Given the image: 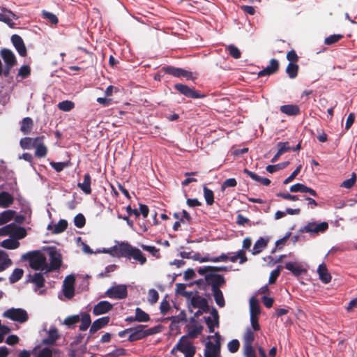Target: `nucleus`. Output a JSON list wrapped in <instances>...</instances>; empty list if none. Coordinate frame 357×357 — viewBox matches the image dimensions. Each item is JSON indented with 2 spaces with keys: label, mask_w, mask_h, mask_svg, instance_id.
<instances>
[{
  "label": "nucleus",
  "mask_w": 357,
  "mask_h": 357,
  "mask_svg": "<svg viewBox=\"0 0 357 357\" xmlns=\"http://www.w3.org/2000/svg\"><path fill=\"white\" fill-rule=\"evenodd\" d=\"M255 339V335L251 328H248L243 335V345H252Z\"/></svg>",
  "instance_id": "46"
},
{
  "label": "nucleus",
  "mask_w": 357,
  "mask_h": 357,
  "mask_svg": "<svg viewBox=\"0 0 357 357\" xmlns=\"http://www.w3.org/2000/svg\"><path fill=\"white\" fill-rule=\"evenodd\" d=\"M238 259H240V264H243L248 261L245 252L243 250H238L236 255L229 257V260L231 262H236Z\"/></svg>",
  "instance_id": "36"
},
{
  "label": "nucleus",
  "mask_w": 357,
  "mask_h": 357,
  "mask_svg": "<svg viewBox=\"0 0 357 357\" xmlns=\"http://www.w3.org/2000/svg\"><path fill=\"white\" fill-rule=\"evenodd\" d=\"M289 163L290 162L289 161H285L277 165H269L266 167V169L268 172L272 174L273 172H275L277 171H279L287 167L289 165Z\"/></svg>",
  "instance_id": "40"
},
{
  "label": "nucleus",
  "mask_w": 357,
  "mask_h": 357,
  "mask_svg": "<svg viewBox=\"0 0 357 357\" xmlns=\"http://www.w3.org/2000/svg\"><path fill=\"white\" fill-rule=\"evenodd\" d=\"M50 165L56 172H61L66 167H68L69 162H50Z\"/></svg>",
  "instance_id": "54"
},
{
  "label": "nucleus",
  "mask_w": 357,
  "mask_h": 357,
  "mask_svg": "<svg viewBox=\"0 0 357 357\" xmlns=\"http://www.w3.org/2000/svg\"><path fill=\"white\" fill-rule=\"evenodd\" d=\"M158 298L159 294L155 289H151L149 291L148 299L150 303H155L158 301Z\"/></svg>",
  "instance_id": "62"
},
{
  "label": "nucleus",
  "mask_w": 357,
  "mask_h": 357,
  "mask_svg": "<svg viewBox=\"0 0 357 357\" xmlns=\"http://www.w3.org/2000/svg\"><path fill=\"white\" fill-rule=\"evenodd\" d=\"M14 202V197L8 192H0V207L8 208Z\"/></svg>",
  "instance_id": "27"
},
{
  "label": "nucleus",
  "mask_w": 357,
  "mask_h": 357,
  "mask_svg": "<svg viewBox=\"0 0 357 357\" xmlns=\"http://www.w3.org/2000/svg\"><path fill=\"white\" fill-rule=\"evenodd\" d=\"M49 256L50 261V266H47L46 272L59 270L62 263L61 255L58 251L54 250L50 251Z\"/></svg>",
  "instance_id": "12"
},
{
  "label": "nucleus",
  "mask_w": 357,
  "mask_h": 357,
  "mask_svg": "<svg viewBox=\"0 0 357 357\" xmlns=\"http://www.w3.org/2000/svg\"><path fill=\"white\" fill-rule=\"evenodd\" d=\"M18 18L19 17L11 10L4 7H0V22L6 23L10 28H14L15 23L12 21V19L17 20Z\"/></svg>",
  "instance_id": "14"
},
{
  "label": "nucleus",
  "mask_w": 357,
  "mask_h": 357,
  "mask_svg": "<svg viewBox=\"0 0 357 357\" xmlns=\"http://www.w3.org/2000/svg\"><path fill=\"white\" fill-rule=\"evenodd\" d=\"M26 236V231L24 227L16 226L13 238L16 240L22 239Z\"/></svg>",
  "instance_id": "59"
},
{
  "label": "nucleus",
  "mask_w": 357,
  "mask_h": 357,
  "mask_svg": "<svg viewBox=\"0 0 357 357\" xmlns=\"http://www.w3.org/2000/svg\"><path fill=\"white\" fill-rule=\"evenodd\" d=\"M91 320L89 314H84L82 317L81 324L79 325V330L82 331H86L90 326Z\"/></svg>",
  "instance_id": "50"
},
{
  "label": "nucleus",
  "mask_w": 357,
  "mask_h": 357,
  "mask_svg": "<svg viewBox=\"0 0 357 357\" xmlns=\"http://www.w3.org/2000/svg\"><path fill=\"white\" fill-rule=\"evenodd\" d=\"M328 229V224L326 222L316 223L315 222H308L306 225L300 229L301 233H308L312 236H317L320 233L325 232Z\"/></svg>",
  "instance_id": "6"
},
{
  "label": "nucleus",
  "mask_w": 357,
  "mask_h": 357,
  "mask_svg": "<svg viewBox=\"0 0 357 357\" xmlns=\"http://www.w3.org/2000/svg\"><path fill=\"white\" fill-rule=\"evenodd\" d=\"M6 317L20 323L26 321L28 319L27 314H3Z\"/></svg>",
  "instance_id": "41"
},
{
  "label": "nucleus",
  "mask_w": 357,
  "mask_h": 357,
  "mask_svg": "<svg viewBox=\"0 0 357 357\" xmlns=\"http://www.w3.org/2000/svg\"><path fill=\"white\" fill-rule=\"evenodd\" d=\"M22 259L29 261V266L35 271H46L47 259L40 250L28 252L22 256Z\"/></svg>",
  "instance_id": "2"
},
{
  "label": "nucleus",
  "mask_w": 357,
  "mask_h": 357,
  "mask_svg": "<svg viewBox=\"0 0 357 357\" xmlns=\"http://www.w3.org/2000/svg\"><path fill=\"white\" fill-rule=\"evenodd\" d=\"M15 214V211L8 210L1 213L0 215V225H4L11 220Z\"/></svg>",
  "instance_id": "35"
},
{
  "label": "nucleus",
  "mask_w": 357,
  "mask_h": 357,
  "mask_svg": "<svg viewBox=\"0 0 357 357\" xmlns=\"http://www.w3.org/2000/svg\"><path fill=\"white\" fill-rule=\"evenodd\" d=\"M161 70L165 74L172 75L175 77H185L188 80H194L196 77L193 76L192 72L181 68H176L172 66H165Z\"/></svg>",
  "instance_id": "8"
},
{
  "label": "nucleus",
  "mask_w": 357,
  "mask_h": 357,
  "mask_svg": "<svg viewBox=\"0 0 357 357\" xmlns=\"http://www.w3.org/2000/svg\"><path fill=\"white\" fill-rule=\"evenodd\" d=\"M250 312H260L259 301L254 296L250 299Z\"/></svg>",
  "instance_id": "49"
},
{
  "label": "nucleus",
  "mask_w": 357,
  "mask_h": 357,
  "mask_svg": "<svg viewBox=\"0 0 357 357\" xmlns=\"http://www.w3.org/2000/svg\"><path fill=\"white\" fill-rule=\"evenodd\" d=\"M290 191L292 192H300L309 193L310 195H311L313 197H317V193L314 189L310 188L305 185L304 184L299 183L292 185L290 187Z\"/></svg>",
  "instance_id": "21"
},
{
  "label": "nucleus",
  "mask_w": 357,
  "mask_h": 357,
  "mask_svg": "<svg viewBox=\"0 0 357 357\" xmlns=\"http://www.w3.org/2000/svg\"><path fill=\"white\" fill-rule=\"evenodd\" d=\"M227 50L231 56H232L234 59H239L241 56V52L239 50V49L234 45H230L227 47Z\"/></svg>",
  "instance_id": "51"
},
{
  "label": "nucleus",
  "mask_w": 357,
  "mask_h": 357,
  "mask_svg": "<svg viewBox=\"0 0 357 357\" xmlns=\"http://www.w3.org/2000/svg\"><path fill=\"white\" fill-rule=\"evenodd\" d=\"M302 165H299L296 169L284 181V184H287L291 182L296 176L300 173Z\"/></svg>",
  "instance_id": "63"
},
{
  "label": "nucleus",
  "mask_w": 357,
  "mask_h": 357,
  "mask_svg": "<svg viewBox=\"0 0 357 357\" xmlns=\"http://www.w3.org/2000/svg\"><path fill=\"white\" fill-rule=\"evenodd\" d=\"M200 314H195V316L189 320L185 326L187 330V337L196 338L203 330L202 321L198 319Z\"/></svg>",
  "instance_id": "4"
},
{
  "label": "nucleus",
  "mask_w": 357,
  "mask_h": 357,
  "mask_svg": "<svg viewBox=\"0 0 357 357\" xmlns=\"http://www.w3.org/2000/svg\"><path fill=\"white\" fill-rule=\"evenodd\" d=\"M31 74V68L29 66L24 65L20 67L18 72V76L21 77L22 78H26L28 77Z\"/></svg>",
  "instance_id": "60"
},
{
  "label": "nucleus",
  "mask_w": 357,
  "mask_h": 357,
  "mask_svg": "<svg viewBox=\"0 0 357 357\" xmlns=\"http://www.w3.org/2000/svg\"><path fill=\"white\" fill-rule=\"evenodd\" d=\"M79 321V316L78 314H75V315H73V316L68 317L63 321V324H65L68 327L70 328V327L73 326Z\"/></svg>",
  "instance_id": "56"
},
{
  "label": "nucleus",
  "mask_w": 357,
  "mask_h": 357,
  "mask_svg": "<svg viewBox=\"0 0 357 357\" xmlns=\"http://www.w3.org/2000/svg\"><path fill=\"white\" fill-rule=\"evenodd\" d=\"M21 127L20 130L24 135H28L31 132L33 126V121L31 118L30 117H25L22 119V121L20 122Z\"/></svg>",
  "instance_id": "29"
},
{
  "label": "nucleus",
  "mask_w": 357,
  "mask_h": 357,
  "mask_svg": "<svg viewBox=\"0 0 357 357\" xmlns=\"http://www.w3.org/2000/svg\"><path fill=\"white\" fill-rule=\"evenodd\" d=\"M91 178L89 173L85 174L82 183H78L77 186L85 193L89 195L91 193Z\"/></svg>",
  "instance_id": "28"
},
{
  "label": "nucleus",
  "mask_w": 357,
  "mask_h": 357,
  "mask_svg": "<svg viewBox=\"0 0 357 357\" xmlns=\"http://www.w3.org/2000/svg\"><path fill=\"white\" fill-rule=\"evenodd\" d=\"M212 294L216 304L220 307H223L225 305V301L222 291L220 289L213 291Z\"/></svg>",
  "instance_id": "37"
},
{
  "label": "nucleus",
  "mask_w": 357,
  "mask_h": 357,
  "mask_svg": "<svg viewBox=\"0 0 357 357\" xmlns=\"http://www.w3.org/2000/svg\"><path fill=\"white\" fill-rule=\"evenodd\" d=\"M243 351L245 357H257L252 345H243Z\"/></svg>",
  "instance_id": "64"
},
{
  "label": "nucleus",
  "mask_w": 357,
  "mask_h": 357,
  "mask_svg": "<svg viewBox=\"0 0 357 357\" xmlns=\"http://www.w3.org/2000/svg\"><path fill=\"white\" fill-rule=\"evenodd\" d=\"M42 15L44 19L52 24H56L59 22L58 17L53 13L43 10Z\"/></svg>",
  "instance_id": "52"
},
{
  "label": "nucleus",
  "mask_w": 357,
  "mask_h": 357,
  "mask_svg": "<svg viewBox=\"0 0 357 357\" xmlns=\"http://www.w3.org/2000/svg\"><path fill=\"white\" fill-rule=\"evenodd\" d=\"M33 148L36 149L35 155L37 158H42L47 155V148L44 144L43 141H40L38 143H36Z\"/></svg>",
  "instance_id": "30"
},
{
  "label": "nucleus",
  "mask_w": 357,
  "mask_h": 357,
  "mask_svg": "<svg viewBox=\"0 0 357 357\" xmlns=\"http://www.w3.org/2000/svg\"><path fill=\"white\" fill-rule=\"evenodd\" d=\"M281 266H278L275 269L271 272L268 282L269 284H275L278 276L280 275Z\"/></svg>",
  "instance_id": "58"
},
{
  "label": "nucleus",
  "mask_w": 357,
  "mask_h": 357,
  "mask_svg": "<svg viewBox=\"0 0 357 357\" xmlns=\"http://www.w3.org/2000/svg\"><path fill=\"white\" fill-rule=\"evenodd\" d=\"M27 282L34 284L37 288L40 289L45 286V280L43 273H36L28 275Z\"/></svg>",
  "instance_id": "22"
},
{
  "label": "nucleus",
  "mask_w": 357,
  "mask_h": 357,
  "mask_svg": "<svg viewBox=\"0 0 357 357\" xmlns=\"http://www.w3.org/2000/svg\"><path fill=\"white\" fill-rule=\"evenodd\" d=\"M204 196L207 205L211 206L214 203L213 192L206 186H204Z\"/></svg>",
  "instance_id": "44"
},
{
  "label": "nucleus",
  "mask_w": 357,
  "mask_h": 357,
  "mask_svg": "<svg viewBox=\"0 0 357 357\" xmlns=\"http://www.w3.org/2000/svg\"><path fill=\"white\" fill-rule=\"evenodd\" d=\"M68 227V222L66 220H60L54 226L53 233L59 234L64 231Z\"/></svg>",
  "instance_id": "48"
},
{
  "label": "nucleus",
  "mask_w": 357,
  "mask_h": 357,
  "mask_svg": "<svg viewBox=\"0 0 357 357\" xmlns=\"http://www.w3.org/2000/svg\"><path fill=\"white\" fill-rule=\"evenodd\" d=\"M239 347V341L236 339L229 341L227 344V349L231 353H236L238 350Z\"/></svg>",
  "instance_id": "57"
},
{
  "label": "nucleus",
  "mask_w": 357,
  "mask_h": 357,
  "mask_svg": "<svg viewBox=\"0 0 357 357\" xmlns=\"http://www.w3.org/2000/svg\"><path fill=\"white\" fill-rule=\"evenodd\" d=\"M74 224L77 228H82L86 224V219L83 214L78 213L74 218Z\"/></svg>",
  "instance_id": "55"
},
{
  "label": "nucleus",
  "mask_w": 357,
  "mask_h": 357,
  "mask_svg": "<svg viewBox=\"0 0 357 357\" xmlns=\"http://www.w3.org/2000/svg\"><path fill=\"white\" fill-rule=\"evenodd\" d=\"M269 239L260 237L255 243L251 250L252 254L254 255L259 254L264 248L267 247Z\"/></svg>",
  "instance_id": "26"
},
{
  "label": "nucleus",
  "mask_w": 357,
  "mask_h": 357,
  "mask_svg": "<svg viewBox=\"0 0 357 357\" xmlns=\"http://www.w3.org/2000/svg\"><path fill=\"white\" fill-rule=\"evenodd\" d=\"M24 275V271L22 268H15L9 277V282L14 284L19 281Z\"/></svg>",
  "instance_id": "39"
},
{
  "label": "nucleus",
  "mask_w": 357,
  "mask_h": 357,
  "mask_svg": "<svg viewBox=\"0 0 357 357\" xmlns=\"http://www.w3.org/2000/svg\"><path fill=\"white\" fill-rule=\"evenodd\" d=\"M220 335L215 334L214 341L208 342L205 345L204 357H219L220 352Z\"/></svg>",
  "instance_id": "7"
},
{
  "label": "nucleus",
  "mask_w": 357,
  "mask_h": 357,
  "mask_svg": "<svg viewBox=\"0 0 357 357\" xmlns=\"http://www.w3.org/2000/svg\"><path fill=\"white\" fill-rule=\"evenodd\" d=\"M206 324L209 329L210 333H213L215 327L219 326L218 314H211L210 316L204 317Z\"/></svg>",
  "instance_id": "24"
},
{
  "label": "nucleus",
  "mask_w": 357,
  "mask_h": 357,
  "mask_svg": "<svg viewBox=\"0 0 357 357\" xmlns=\"http://www.w3.org/2000/svg\"><path fill=\"white\" fill-rule=\"evenodd\" d=\"M75 278L73 275H68L63 280V293L68 299L72 298L75 295Z\"/></svg>",
  "instance_id": "13"
},
{
  "label": "nucleus",
  "mask_w": 357,
  "mask_h": 357,
  "mask_svg": "<svg viewBox=\"0 0 357 357\" xmlns=\"http://www.w3.org/2000/svg\"><path fill=\"white\" fill-rule=\"evenodd\" d=\"M112 307L108 301H100L94 307L93 312H109L112 310Z\"/></svg>",
  "instance_id": "31"
},
{
  "label": "nucleus",
  "mask_w": 357,
  "mask_h": 357,
  "mask_svg": "<svg viewBox=\"0 0 357 357\" xmlns=\"http://www.w3.org/2000/svg\"><path fill=\"white\" fill-rule=\"evenodd\" d=\"M126 320L128 321H137L139 322H146L149 320V314H135L134 316L127 317Z\"/></svg>",
  "instance_id": "43"
},
{
  "label": "nucleus",
  "mask_w": 357,
  "mask_h": 357,
  "mask_svg": "<svg viewBox=\"0 0 357 357\" xmlns=\"http://www.w3.org/2000/svg\"><path fill=\"white\" fill-rule=\"evenodd\" d=\"M317 273L320 280L324 283L328 284L331 281V275L328 271L326 265L324 263L321 264L317 268Z\"/></svg>",
  "instance_id": "20"
},
{
  "label": "nucleus",
  "mask_w": 357,
  "mask_h": 357,
  "mask_svg": "<svg viewBox=\"0 0 357 357\" xmlns=\"http://www.w3.org/2000/svg\"><path fill=\"white\" fill-rule=\"evenodd\" d=\"M11 41L21 56H26V48L21 36L17 34H14L11 36Z\"/></svg>",
  "instance_id": "15"
},
{
  "label": "nucleus",
  "mask_w": 357,
  "mask_h": 357,
  "mask_svg": "<svg viewBox=\"0 0 357 357\" xmlns=\"http://www.w3.org/2000/svg\"><path fill=\"white\" fill-rule=\"evenodd\" d=\"M44 138V136H39L36 138L26 137L21 139L20 144L23 149H31L34 147L36 143L43 141Z\"/></svg>",
  "instance_id": "18"
},
{
  "label": "nucleus",
  "mask_w": 357,
  "mask_h": 357,
  "mask_svg": "<svg viewBox=\"0 0 357 357\" xmlns=\"http://www.w3.org/2000/svg\"><path fill=\"white\" fill-rule=\"evenodd\" d=\"M284 268L291 271L295 276H299L307 272L306 269L296 262H287Z\"/></svg>",
  "instance_id": "23"
},
{
  "label": "nucleus",
  "mask_w": 357,
  "mask_h": 357,
  "mask_svg": "<svg viewBox=\"0 0 357 357\" xmlns=\"http://www.w3.org/2000/svg\"><path fill=\"white\" fill-rule=\"evenodd\" d=\"M188 305L190 312L196 309H197L196 312H210L208 299L201 296L197 292L195 294L192 293L190 297L188 298ZM211 312H218L215 307H212Z\"/></svg>",
  "instance_id": "3"
},
{
  "label": "nucleus",
  "mask_w": 357,
  "mask_h": 357,
  "mask_svg": "<svg viewBox=\"0 0 357 357\" xmlns=\"http://www.w3.org/2000/svg\"><path fill=\"white\" fill-rule=\"evenodd\" d=\"M298 66L296 63H289L286 68V73L291 79H294L298 72Z\"/></svg>",
  "instance_id": "38"
},
{
  "label": "nucleus",
  "mask_w": 357,
  "mask_h": 357,
  "mask_svg": "<svg viewBox=\"0 0 357 357\" xmlns=\"http://www.w3.org/2000/svg\"><path fill=\"white\" fill-rule=\"evenodd\" d=\"M106 296L114 299H123L128 295V289L126 284H115L105 292Z\"/></svg>",
  "instance_id": "11"
},
{
  "label": "nucleus",
  "mask_w": 357,
  "mask_h": 357,
  "mask_svg": "<svg viewBox=\"0 0 357 357\" xmlns=\"http://www.w3.org/2000/svg\"><path fill=\"white\" fill-rule=\"evenodd\" d=\"M178 350L185 355V357H194L196 348L193 344L188 340L187 336L183 335L181 337L176 346L173 348L172 352Z\"/></svg>",
  "instance_id": "5"
},
{
  "label": "nucleus",
  "mask_w": 357,
  "mask_h": 357,
  "mask_svg": "<svg viewBox=\"0 0 357 357\" xmlns=\"http://www.w3.org/2000/svg\"><path fill=\"white\" fill-rule=\"evenodd\" d=\"M174 89L181 94L189 98L197 99L206 97L205 94L200 93V92L197 91L194 87H190L183 84H176Z\"/></svg>",
  "instance_id": "10"
},
{
  "label": "nucleus",
  "mask_w": 357,
  "mask_h": 357,
  "mask_svg": "<svg viewBox=\"0 0 357 357\" xmlns=\"http://www.w3.org/2000/svg\"><path fill=\"white\" fill-rule=\"evenodd\" d=\"M58 108L63 112H69L75 107V103L70 100H63L57 105Z\"/></svg>",
  "instance_id": "45"
},
{
  "label": "nucleus",
  "mask_w": 357,
  "mask_h": 357,
  "mask_svg": "<svg viewBox=\"0 0 357 357\" xmlns=\"http://www.w3.org/2000/svg\"><path fill=\"white\" fill-rule=\"evenodd\" d=\"M47 333V337L43 340L44 344L52 345L60 337L58 331L54 326H52Z\"/></svg>",
  "instance_id": "19"
},
{
  "label": "nucleus",
  "mask_w": 357,
  "mask_h": 357,
  "mask_svg": "<svg viewBox=\"0 0 357 357\" xmlns=\"http://www.w3.org/2000/svg\"><path fill=\"white\" fill-rule=\"evenodd\" d=\"M0 55L3 59L5 65L15 66L17 64V59L14 53L9 49L3 48L0 51Z\"/></svg>",
  "instance_id": "17"
},
{
  "label": "nucleus",
  "mask_w": 357,
  "mask_h": 357,
  "mask_svg": "<svg viewBox=\"0 0 357 357\" xmlns=\"http://www.w3.org/2000/svg\"><path fill=\"white\" fill-rule=\"evenodd\" d=\"M343 38V35L342 34H333L331 35L328 37L325 38L324 43L327 45H331L339 40H340Z\"/></svg>",
  "instance_id": "53"
},
{
  "label": "nucleus",
  "mask_w": 357,
  "mask_h": 357,
  "mask_svg": "<svg viewBox=\"0 0 357 357\" xmlns=\"http://www.w3.org/2000/svg\"><path fill=\"white\" fill-rule=\"evenodd\" d=\"M1 246L9 250L16 249L20 246V242L16 239L8 238L1 242Z\"/></svg>",
  "instance_id": "34"
},
{
  "label": "nucleus",
  "mask_w": 357,
  "mask_h": 357,
  "mask_svg": "<svg viewBox=\"0 0 357 357\" xmlns=\"http://www.w3.org/2000/svg\"><path fill=\"white\" fill-rule=\"evenodd\" d=\"M186 284L183 283L176 284V294L185 296L187 299L190 297L192 292L185 291Z\"/></svg>",
  "instance_id": "42"
},
{
  "label": "nucleus",
  "mask_w": 357,
  "mask_h": 357,
  "mask_svg": "<svg viewBox=\"0 0 357 357\" xmlns=\"http://www.w3.org/2000/svg\"><path fill=\"white\" fill-rule=\"evenodd\" d=\"M116 268L117 266L115 264L109 265L105 268V271L99 273L98 276L100 278H108L109 277V273L114 271Z\"/></svg>",
  "instance_id": "61"
},
{
  "label": "nucleus",
  "mask_w": 357,
  "mask_h": 357,
  "mask_svg": "<svg viewBox=\"0 0 357 357\" xmlns=\"http://www.w3.org/2000/svg\"><path fill=\"white\" fill-rule=\"evenodd\" d=\"M280 110L288 116H297L301 113L300 107L297 105H284L280 107Z\"/></svg>",
  "instance_id": "25"
},
{
  "label": "nucleus",
  "mask_w": 357,
  "mask_h": 357,
  "mask_svg": "<svg viewBox=\"0 0 357 357\" xmlns=\"http://www.w3.org/2000/svg\"><path fill=\"white\" fill-rule=\"evenodd\" d=\"M279 69V61L275 59H272L269 61L268 66L264 69L259 71L258 73L259 77H263L265 75H271L275 74L278 71Z\"/></svg>",
  "instance_id": "16"
},
{
  "label": "nucleus",
  "mask_w": 357,
  "mask_h": 357,
  "mask_svg": "<svg viewBox=\"0 0 357 357\" xmlns=\"http://www.w3.org/2000/svg\"><path fill=\"white\" fill-rule=\"evenodd\" d=\"M109 321V319L107 317H102L96 321H95L91 328H90V333H94L101 328H102L104 326H105Z\"/></svg>",
  "instance_id": "32"
},
{
  "label": "nucleus",
  "mask_w": 357,
  "mask_h": 357,
  "mask_svg": "<svg viewBox=\"0 0 357 357\" xmlns=\"http://www.w3.org/2000/svg\"><path fill=\"white\" fill-rule=\"evenodd\" d=\"M12 264L10 259H9L8 255L0 250V272L4 271Z\"/></svg>",
  "instance_id": "33"
},
{
  "label": "nucleus",
  "mask_w": 357,
  "mask_h": 357,
  "mask_svg": "<svg viewBox=\"0 0 357 357\" xmlns=\"http://www.w3.org/2000/svg\"><path fill=\"white\" fill-rule=\"evenodd\" d=\"M204 279L206 283L211 287V291L220 290V287L226 284L224 276L218 273H209L206 275Z\"/></svg>",
  "instance_id": "9"
},
{
  "label": "nucleus",
  "mask_w": 357,
  "mask_h": 357,
  "mask_svg": "<svg viewBox=\"0 0 357 357\" xmlns=\"http://www.w3.org/2000/svg\"><path fill=\"white\" fill-rule=\"evenodd\" d=\"M356 178H357L356 174L355 173H352L351 177L349 179L344 181L341 183L340 187L344 188L347 189L351 188L355 185V183L356 182Z\"/></svg>",
  "instance_id": "47"
},
{
  "label": "nucleus",
  "mask_w": 357,
  "mask_h": 357,
  "mask_svg": "<svg viewBox=\"0 0 357 357\" xmlns=\"http://www.w3.org/2000/svg\"><path fill=\"white\" fill-rule=\"evenodd\" d=\"M103 252L110 254L113 257L133 259L141 265H144L146 262V258L142 251L128 242H121L109 250H105Z\"/></svg>",
  "instance_id": "1"
}]
</instances>
